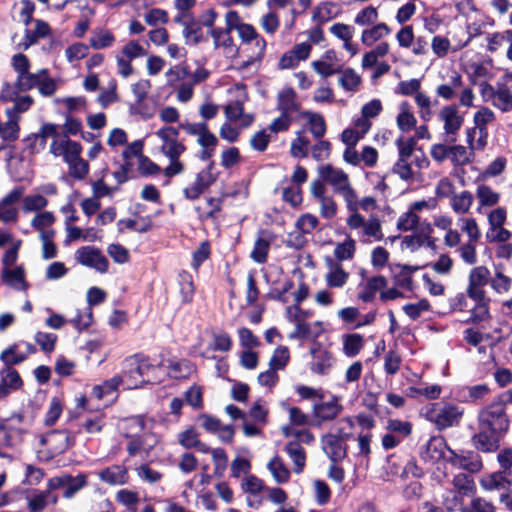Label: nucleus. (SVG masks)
Returning <instances> with one entry per match:
<instances>
[{"mask_svg":"<svg viewBox=\"0 0 512 512\" xmlns=\"http://www.w3.org/2000/svg\"><path fill=\"white\" fill-rule=\"evenodd\" d=\"M120 386H122L121 380L118 375H115L111 379L104 381L102 384L95 385L92 388V396L101 400L105 396L116 392Z\"/></svg>","mask_w":512,"mask_h":512,"instance_id":"56","label":"nucleus"},{"mask_svg":"<svg viewBox=\"0 0 512 512\" xmlns=\"http://www.w3.org/2000/svg\"><path fill=\"white\" fill-rule=\"evenodd\" d=\"M118 377L125 389H137L146 383L161 381L162 373L159 363L142 355H132L122 361Z\"/></svg>","mask_w":512,"mask_h":512,"instance_id":"1","label":"nucleus"},{"mask_svg":"<svg viewBox=\"0 0 512 512\" xmlns=\"http://www.w3.org/2000/svg\"><path fill=\"white\" fill-rule=\"evenodd\" d=\"M339 85L346 91L356 92L359 90L362 79L352 68L343 70L338 79Z\"/></svg>","mask_w":512,"mask_h":512,"instance_id":"53","label":"nucleus"},{"mask_svg":"<svg viewBox=\"0 0 512 512\" xmlns=\"http://www.w3.org/2000/svg\"><path fill=\"white\" fill-rule=\"evenodd\" d=\"M476 212L484 214L489 209L495 208L501 201V194L487 184H479L475 189Z\"/></svg>","mask_w":512,"mask_h":512,"instance_id":"17","label":"nucleus"},{"mask_svg":"<svg viewBox=\"0 0 512 512\" xmlns=\"http://www.w3.org/2000/svg\"><path fill=\"white\" fill-rule=\"evenodd\" d=\"M58 497L49 490H34L27 496V507L30 512H42L48 505L56 504Z\"/></svg>","mask_w":512,"mask_h":512,"instance_id":"26","label":"nucleus"},{"mask_svg":"<svg viewBox=\"0 0 512 512\" xmlns=\"http://www.w3.org/2000/svg\"><path fill=\"white\" fill-rule=\"evenodd\" d=\"M491 272L483 265L474 267L468 276V284L466 287L467 295L479 296L487 294L485 286L490 284Z\"/></svg>","mask_w":512,"mask_h":512,"instance_id":"18","label":"nucleus"},{"mask_svg":"<svg viewBox=\"0 0 512 512\" xmlns=\"http://www.w3.org/2000/svg\"><path fill=\"white\" fill-rule=\"evenodd\" d=\"M426 418L440 430L456 426L464 414L463 408L450 404H431L426 409Z\"/></svg>","mask_w":512,"mask_h":512,"instance_id":"4","label":"nucleus"},{"mask_svg":"<svg viewBox=\"0 0 512 512\" xmlns=\"http://www.w3.org/2000/svg\"><path fill=\"white\" fill-rule=\"evenodd\" d=\"M297 334H289L288 338L294 339H316L325 332V326L322 321L307 322L300 327Z\"/></svg>","mask_w":512,"mask_h":512,"instance_id":"45","label":"nucleus"},{"mask_svg":"<svg viewBox=\"0 0 512 512\" xmlns=\"http://www.w3.org/2000/svg\"><path fill=\"white\" fill-rule=\"evenodd\" d=\"M489 286L498 295L507 294L511 290L512 279L505 275L500 268H496L493 276L491 275Z\"/></svg>","mask_w":512,"mask_h":512,"instance_id":"52","label":"nucleus"},{"mask_svg":"<svg viewBox=\"0 0 512 512\" xmlns=\"http://www.w3.org/2000/svg\"><path fill=\"white\" fill-rule=\"evenodd\" d=\"M158 140L159 152L169 160L168 165L163 169V174L172 178L185 171V164L180 159L186 151V146L179 140L178 129L172 126H165L153 134Z\"/></svg>","mask_w":512,"mask_h":512,"instance_id":"2","label":"nucleus"},{"mask_svg":"<svg viewBox=\"0 0 512 512\" xmlns=\"http://www.w3.org/2000/svg\"><path fill=\"white\" fill-rule=\"evenodd\" d=\"M7 121L0 126V136L5 141H14L19 136V115L14 110H6Z\"/></svg>","mask_w":512,"mask_h":512,"instance_id":"40","label":"nucleus"},{"mask_svg":"<svg viewBox=\"0 0 512 512\" xmlns=\"http://www.w3.org/2000/svg\"><path fill=\"white\" fill-rule=\"evenodd\" d=\"M312 311L304 310L299 305H292L286 308V318L289 322L295 325V329L290 334H297L300 331V327L306 323V321L312 317Z\"/></svg>","mask_w":512,"mask_h":512,"instance_id":"43","label":"nucleus"},{"mask_svg":"<svg viewBox=\"0 0 512 512\" xmlns=\"http://www.w3.org/2000/svg\"><path fill=\"white\" fill-rule=\"evenodd\" d=\"M51 153L58 157L62 156L69 164L81 157V145L78 142L66 138L54 139L50 146Z\"/></svg>","mask_w":512,"mask_h":512,"instance_id":"19","label":"nucleus"},{"mask_svg":"<svg viewBox=\"0 0 512 512\" xmlns=\"http://www.w3.org/2000/svg\"><path fill=\"white\" fill-rule=\"evenodd\" d=\"M457 223L461 231L468 236L470 242H477L480 239L481 232L476 219L472 217H461L458 219Z\"/></svg>","mask_w":512,"mask_h":512,"instance_id":"58","label":"nucleus"},{"mask_svg":"<svg viewBox=\"0 0 512 512\" xmlns=\"http://www.w3.org/2000/svg\"><path fill=\"white\" fill-rule=\"evenodd\" d=\"M56 217L53 212L43 211L37 213L31 220V227L39 233V237L55 235L53 225Z\"/></svg>","mask_w":512,"mask_h":512,"instance_id":"31","label":"nucleus"},{"mask_svg":"<svg viewBox=\"0 0 512 512\" xmlns=\"http://www.w3.org/2000/svg\"><path fill=\"white\" fill-rule=\"evenodd\" d=\"M342 352L346 357H356L364 347V337L358 333H347L341 336Z\"/></svg>","mask_w":512,"mask_h":512,"instance_id":"37","label":"nucleus"},{"mask_svg":"<svg viewBox=\"0 0 512 512\" xmlns=\"http://www.w3.org/2000/svg\"><path fill=\"white\" fill-rule=\"evenodd\" d=\"M285 451L293 462V471L296 474L303 472L306 465V454L304 448L298 442L292 441L285 446Z\"/></svg>","mask_w":512,"mask_h":512,"instance_id":"39","label":"nucleus"},{"mask_svg":"<svg viewBox=\"0 0 512 512\" xmlns=\"http://www.w3.org/2000/svg\"><path fill=\"white\" fill-rule=\"evenodd\" d=\"M346 224L350 230L356 232L362 243L379 242L384 237L381 221L377 217L366 219L360 213H355L348 216Z\"/></svg>","mask_w":512,"mask_h":512,"instance_id":"3","label":"nucleus"},{"mask_svg":"<svg viewBox=\"0 0 512 512\" xmlns=\"http://www.w3.org/2000/svg\"><path fill=\"white\" fill-rule=\"evenodd\" d=\"M129 439L130 441L126 446V450L128 454L132 457H150L152 450L159 443V437L156 434L150 432V429L142 431L138 435L133 436Z\"/></svg>","mask_w":512,"mask_h":512,"instance_id":"11","label":"nucleus"},{"mask_svg":"<svg viewBox=\"0 0 512 512\" xmlns=\"http://www.w3.org/2000/svg\"><path fill=\"white\" fill-rule=\"evenodd\" d=\"M42 442L53 454H61L73 444V439L66 431H53L48 433Z\"/></svg>","mask_w":512,"mask_h":512,"instance_id":"25","label":"nucleus"},{"mask_svg":"<svg viewBox=\"0 0 512 512\" xmlns=\"http://www.w3.org/2000/svg\"><path fill=\"white\" fill-rule=\"evenodd\" d=\"M197 144L201 147L200 158L202 160H208L215 152L218 139L210 130H208L199 139H197Z\"/></svg>","mask_w":512,"mask_h":512,"instance_id":"54","label":"nucleus"},{"mask_svg":"<svg viewBox=\"0 0 512 512\" xmlns=\"http://www.w3.org/2000/svg\"><path fill=\"white\" fill-rule=\"evenodd\" d=\"M473 156V151L463 145H451L449 160L455 166L468 164Z\"/></svg>","mask_w":512,"mask_h":512,"instance_id":"59","label":"nucleus"},{"mask_svg":"<svg viewBox=\"0 0 512 512\" xmlns=\"http://www.w3.org/2000/svg\"><path fill=\"white\" fill-rule=\"evenodd\" d=\"M152 423V420L142 416L129 417L121 422L120 430L125 437L131 438L142 431L150 429Z\"/></svg>","mask_w":512,"mask_h":512,"instance_id":"30","label":"nucleus"},{"mask_svg":"<svg viewBox=\"0 0 512 512\" xmlns=\"http://www.w3.org/2000/svg\"><path fill=\"white\" fill-rule=\"evenodd\" d=\"M343 407L336 397L329 401L317 403L313 406V416L320 421H330L336 418Z\"/></svg>","mask_w":512,"mask_h":512,"instance_id":"27","label":"nucleus"},{"mask_svg":"<svg viewBox=\"0 0 512 512\" xmlns=\"http://www.w3.org/2000/svg\"><path fill=\"white\" fill-rule=\"evenodd\" d=\"M397 127L402 132H409L416 127L417 119L411 111L408 102H402L399 105V113L396 118Z\"/></svg>","mask_w":512,"mask_h":512,"instance_id":"42","label":"nucleus"},{"mask_svg":"<svg viewBox=\"0 0 512 512\" xmlns=\"http://www.w3.org/2000/svg\"><path fill=\"white\" fill-rule=\"evenodd\" d=\"M178 283L180 286V294L182 297V302L189 303L193 299L194 295V284L193 278L191 274L186 271H182L178 274Z\"/></svg>","mask_w":512,"mask_h":512,"instance_id":"57","label":"nucleus"},{"mask_svg":"<svg viewBox=\"0 0 512 512\" xmlns=\"http://www.w3.org/2000/svg\"><path fill=\"white\" fill-rule=\"evenodd\" d=\"M495 108L508 112L512 110V92L505 86L497 88L496 95L491 103Z\"/></svg>","mask_w":512,"mask_h":512,"instance_id":"60","label":"nucleus"},{"mask_svg":"<svg viewBox=\"0 0 512 512\" xmlns=\"http://www.w3.org/2000/svg\"><path fill=\"white\" fill-rule=\"evenodd\" d=\"M349 201L350 200H346L345 204L350 215L359 213L360 209H362L365 212H369L374 210L377 206L375 197L366 196L359 200L356 191L353 192L351 202Z\"/></svg>","mask_w":512,"mask_h":512,"instance_id":"46","label":"nucleus"},{"mask_svg":"<svg viewBox=\"0 0 512 512\" xmlns=\"http://www.w3.org/2000/svg\"><path fill=\"white\" fill-rule=\"evenodd\" d=\"M474 301V306L470 310V317L467 320L471 323H480L490 318V298L487 294H480L479 296L467 295Z\"/></svg>","mask_w":512,"mask_h":512,"instance_id":"24","label":"nucleus"},{"mask_svg":"<svg viewBox=\"0 0 512 512\" xmlns=\"http://www.w3.org/2000/svg\"><path fill=\"white\" fill-rule=\"evenodd\" d=\"M32 352H34V348L29 343L16 344L4 350L1 353V359L7 365L18 364Z\"/></svg>","mask_w":512,"mask_h":512,"instance_id":"32","label":"nucleus"},{"mask_svg":"<svg viewBox=\"0 0 512 512\" xmlns=\"http://www.w3.org/2000/svg\"><path fill=\"white\" fill-rule=\"evenodd\" d=\"M48 205V200L42 194H30L22 198L21 209L25 213L38 212Z\"/></svg>","mask_w":512,"mask_h":512,"instance_id":"55","label":"nucleus"},{"mask_svg":"<svg viewBox=\"0 0 512 512\" xmlns=\"http://www.w3.org/2000/svg\"><path fill=\"white\" fill-rule=\"evenodd\" d=\"M300 116L309 124L310 132L314 137L321 138L324 136L326 132V124L324 118L320 114L311 111H302Z\"/></svg>","mask_w":512,"mask_h":512,"instance_id":"50","label":"nucleus"},{"mask_svg":"<svg viewBox=\"0 0 512 512\" xmlns=\"http://www.w3.org/2000/svg\"><path fill=\"white\" fill-rule=\"evenodd\" d=\"M339 13V7L332 2L319 4L313 12L312 19L318 24H323L335 18Z\"/></svg>","mask_w":512,"mask_h":512,"instance_id":"51","label":"nucleus"},{"mask_svg":"<svg viewBox=\"0 0 512 512\" xmlns=\"http://www.w3.org/2000/svg\"><path fill=\"white\" fill-rule=\"evenodd\" d=\"M300 104L297 94L291 87H284L277 94V109L281 112L291 114L299 110Z\"/></svg>","mask_w":512,"mask_h":512,"instance_id":"34","label":"nucleus"},{"mask_svg":"<svg viewBox=\"0 0 512 512\" xmlns=\"http://www.w3.org/2000/svg\"><path fill=\"white\" fill-rule=\"evenodd\" d=\"M267 469L271 473L277 484L287 483L290 479V471L279 456H274L267 464Z\"/></svg>","mask_w":512,"mask_h":512,"instance_id":"44","label":"nucleus"},{"mask_svg":"<svg viewBox=\"0 0 512 512\" xmlns=\"http://www.w3.org/2000/svg\"><path fill=\"white\" fill-rule=\"evenodd\" d=\"M390 34L391 28L386 23L377 22L362 31L361 42L366 46H372Z\"/></svg>","mask_w":512,"mask_h":512,"instance_id":"33","label":"nucleus"},{"mask_svg":"<svg viewBox=\"0 0 512 512\" xmlns=\"http://www.w3.org/2000/svg\"><path fill=\"white\" fill-rule=\"evenodd\" d=\"M479 483L485 491L507 490L512 485V473L507 470L488 473L481 477Z\"/></svg>","mask_w":512,"mask_h":512,"instance_id":"20","label":"nucleus"},{"mask_svg":"<svg viewBox=\"0 0 512 512\" xmlns=\"http://www.w3.org/2000/svg\"><path fill=\"white\" fill-rule=\"evenodd\" d=\"M231 100L224 106V113L229 121H241L243 126H249L253 117L250 114H244V103L248 96L245 85L236 83L227 90Z\"/></svg>","mask_w":512,"mask_h":512,"instance_id":"6","label":"nucleus"},{"mask_svg":"<svg viewBox=\"0 0 512 512\" xmlns=\"http://www.w3.org/2000/svg\"><path fill=\"white\" fill-rule=\"evenodd\" d=\"M214 49L227 59L235 58L239 53V48L235 44L231 33L223 28H212L209 32Z\"/></svg>","mask_w":512,"mask_h":512,"instance_id":"14","label":"nucleus"},{"mask_svg":"<svg viewBox=\"0 0 512 512\" xmlns=\"http://www.w3.org/2000/svg\"><path fill=\"white\" fill-rule=\"evenodd\" d=\"M271 242V234L267 231H261L255 240L254 247L250 253L251 259L259 264L264 263L267 260Z\"/></svg>","mask_w":512,"mask_h":512,"instance_id":"35","label":"nucleus"},{"mask_svg":"<svg viewBox=\"0 0 512 512\" xmlns=\"http://www.w3.org/2000/svg\"><path fill=\"white\" fill-rule=\"evenodd\" d=\"M438 78L441 84L436 87V95L446 101L456 97L457 91L462 87L463 77L454 68H447L443 72H439Z\"/></svg>","mask_w":512,"mask_h":512,"instance_id":"10","label":"nucleus"},{"mask_svg":"<svg viewBox=\"0 0 512 512\" xmlns=\"http://www.w3.org/2000/svg\"><path fill=\"white\" fill-rule=\"evenodd\" d=\"M502 436L479 427L478 433H476L472 440L474 446L482 452H492L499 447V441Z\"/></svg>","mask_w":512,"mask_h":512,"instance_id":"28","label":"nucleus"},{"mask_svg":"<svg viewBox=\"0 0 512 512\" xmlns=\"http://www.w3.org/2000/svg\"><path fill=\"white\" fill-rule=\"evenodd\" d=\"M267 43L260 37L249 44L243 45V51L247 53V59L242 62L241 68L259 67L265 57Z\"/></svg>","mask_w":512,"mask_h":512,"instance_id":"21","label":"nucleus"},{"mask_svg":"<svg viewBox=\"0 0 512 512\" xmlns=\"http://www.w3.org/2000/svg\"><path fill=\"white\" fill-rule=\"evenodd\" d=\"M392 172L403 181H412L415 178V172L410 160L397 159L392 167Z\"/></svg>","mask_w":512,"mask_h":512,"instance_id":"64","label":"nucleus"},{"mask_svg":"<svg viewBox=\"0 0 512 512\" xmlns=\"http://www.w3.org/2000/svg\"><path fill=\"white\" fill-rule=\"evenodd\" d=\"M322 181L332 186L335 193L339 194L344 202L350 200L355 191L352 187L348 174L340 168L330 164L320 165L317 169Z\"/></svg>","mask_w":512,"mask_h":512,"instance_id":"5","label":"nucleus"},{"mask_svg":"<svg viewBox=\"0 0 512 512\" xmlns=\"http://www.w3.org/2000/svg\"><path fill=\"white\" fill-rule=\"evenodd\" d=\"M356 252V241L347 236L343 242H339L335 244V248L333 251L335 261L342 262L346 260H351L354 258Z\"/></svg>","mask_w":512,"mask_h":512,"instance_id":"49","label":"nucleus"},{"mask_svg":"<svg viewBox=\"0 0 512 512\" xmlns=\"http://www.w3.org/2000/svg\"><path fill=\"white\" fill-rule=\"evenodd\" d=\"M75 260L86 267L92 268L99 273H106L109 262L100 249L93 246H84L76 250Z\"/></svg>","mask_w":512,"mask_h":512,"instance_id":"13","label":"nucleus"},{"mask_svg":"<svg viewBox=\"0 0 512 512\" xmlns=\"http://www.w3.org/2000/svg\"><path fill=\"white\" fill-rule=\"evenodd\" d=\"M474 196L471 192L464 190L451 197L450 206L456 214H466L472 207Z\"/></svg>","mask_w":512,"mask_h":512,"instance_id":"48","label":"nucleus"},{"mask_svg":"<svg viewBox=\"0 0 512 512\" xmlns=\"http://www.w3.org/2000/svg\"><path fill=\"white\" fill-rule=\"evenodd\" d=\"M340 435L328 434L322 437V449L324 453L333 461L338 462L346 456L345 438L348 436L342 429H339Z\"/></svg>","mask_w":512,"mask_h":512,"instance_id":"16","label":"nucleus"},{"mask_svg":"<svg viewBox=\"0 0 512 512\" xmlns=\"http://www.w3.org/2000/svg\"><path fill=\"white\" fill-rule=\"evenodd\" d=\"M162 376L166 373L175 379L189 377L195 370L188 360H166L159 363Z\"/></svg>","mask_w":512,"mask_h":512,"instance_id":"23","label":"nucleus"},{"mask_svg":"<svg viewBox=\"0 0 512 512\" xmlns=\"http://www.w3.org/2000/svg\"><path fill=\"white\" fill-rule=\"evenodd\" d=\"M418 270L417 266L396 264L392 267V275L397 286L405 289L412 287V275Z\"/></svg>","mask_w":512,"mask_h":512,"instance_id":"38","label":"nucleus"},{"mask_svg":"<svg viewBox=\"0 0 512 512\" xmlns=\"http://www.w3.org/2000/svg\"><path fill=\"white\" fill-rule=\"evenodd\" d=\"M379 18V13L377 8L374 6H367L360 10L354 18V23L361 27H369L375 23Z\"/></svg>","mask_w":512,"mask_h":512,"instance_id":"61","label":"nucleus"},{"mask_svg":"<svg viewBox=\"0 0 512 512\" xmlns=\"http://www.w3.org/2000/svg\"><path fill=\"white\" fill-rule=\"evenodd\" d=\"M496 119L495 113L488 107H481L473 116L474 127L478 129V146L485 147L488 138V125Z\"/></svg>","mask_w":512,"mask_h":512,"instance_id":"22","label":"nucleus"},{"mask_svg":"<svg viewBox=\"0 0 512 512\" xmlns=\"http://www.w3.org/2000/svg\"><path fill=\"white\" fill-rule=\"evenodd\" d=\"M2 283L19 291L27 289V283L25 281V271L21 266L15 268H2L1 273Z\"/></svg>","mask_w":512,"mask_h":512,"instance_id":"29","label":"nucleus"},{"mask_svg":"<svg viewBox=\"0 0 512 512\" xmlns=\"http://www.w3.org/2000/svg\"><path fill=\"white\" fill-rule=\"evenodd\" d=\"M290 361V351L288 347L286 346H278L270 360H269V366L272 367L275 370H283L288 365Z\"/></svg>","mask_w":512,"mask_h":512,"instance_id":"62","label":"nucleus"},{"mask_svg":"<svg viewBox=\"0 0 512 512\" xmlns=\"http://www.w3.org/2000/svg\"><path fill=\"white\" fill-rule=\"evenodd\" d=\"M438 119L443 124V131L447 140L450 142L456 141L457 134L464 122L458 107L456 105L443 106L438 113Z\"/></svg>","mask_w":512,"mask_h":512,"instance_id":"12","label":"nucleus"},{"mask_svg":"<svg viewBox=\"0 0 512 512\" xmlns=\"http://www.w3.org/2000/svg\"><path fill=\"white\" fill-rule=\"evenodd\" d=\"M478 426L503 436L509 426L504 404L495 402L484 408L479 413Z\"/></svg>","mask_w":512,"mask_h":512,"instance_id":"7","label":"nucleus"},{"mask_svg":"<svg viewBox=\"0 0 512 512\" xmlns=\"http://www.w3.org/2000/svg\"><path fill=\"white\" fill-rule=\"evenodd\" d=\"M415 103L419 108V116L420 118L428 122L432 117V100L429 95L424 92L419 91L414 96Z\"/></svg>","mask_w":512,"mask_h":512,"instance_id":"63","label":"nucleus"},{"mask_svg":"<svg viewBox=\"0 0 512 512\" xmlns=\"http://www.w3.org/2000/svg\"><path fill=\"white\" fill-rule=\"evenodd\" d=\"M427 453L434 461L445 458L454 466L461 469L473 471L479 468L478 463L469 462L466 456L459 455L455 453V451L448 449L445 441L441 437H434L429 440L427 443Z\"/></svg>","mask_w":512,"mask_h":512,"instance_id":"8","label":"nucleus"},{"mask_svg":"<svg viewBox=\"0 0 512 512\" xmlns=\"http://www.w3.org/2000/svg\"><path fill=\"white\" fill-rule=\"evenodd\" d=\"M115 42L114 34L105 28H97L89 39V44L96 50L111 47Z\"/></svg>","mask_w":512,"mask_h":512,"instance_id":"47","label":"nucleus"},{"mask_svg":"<svg viewBox=\"0 0 512 512\" xmlns=\"http://www.w3.org/2000/svg\"><path fill=\"white\" fill-rule=\"evenodd\" d=\"M309 353L311 357L309 362L311 373L318 376L330 374L336 363L334 354L320 343L312 346Z\"/></svg>","mask_w":512,"mask_h":512,"instance_id":"9","label":"nucleus"},{"mask_svg":"<svg viewBox=\"0 0 512 512\" xmlns=\"http://www.w3.org/2000/svg\"><path fill=\"white\" fill-rule=\"evenodd\" d=\"M324 280L328 288L341 289L349 280V272H347L342 263L335 261L333 258L325 259Z\"/></svg>","mask_w":512,"mask_h":512,"instance_id":"15","label":"nucleus"},{"mask_svg":"<svg viewBox=\"0 0 512 512\" xmlns=\"http://www.w3.org/2000/svg\"><path fill=\"white\" fill-rule=\"evenodd\" d=\"M22 385V380L18 372L11 368H6L1 373L0 398L5 397L11 390H16Z\"/></svg>","mask_w":512,"mask_h":512,"instance_id":"41","label":"nucleus"},{"mask_svg":"<svg viewBox=\"0 0 512 512\" xmlns=\"http://www.w3.org/2000/svg\"><path fill=\"white\" fill-rule=\"evenodd\" d=\"M98 477L109 485H124L128 482V471L124 466L113 465L97 473Z\"/></svg>","mask_w":512,"mask_h":512,"instance_id":"36","label":"nucleus"}]
</instances>
